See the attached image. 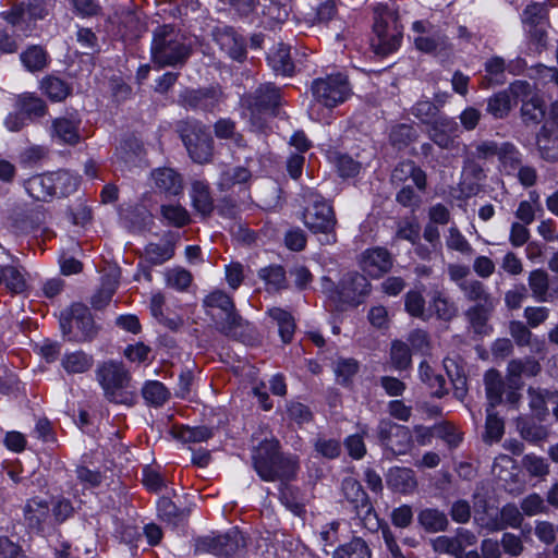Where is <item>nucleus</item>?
Masks as SVG:
<instances>
[{
  "label": "nucleus",
  "mask_w": 558,
  "mask_h": 558,
  "mask_svg": "<svg viewBox=\"0 0 558 558\" xmlns=\"http://www.w3.org/2000/svg\"><path fill=\"white\" fill-rule=\"evenodd\" d=\"M253 468L265 482L286 483L294 480L300 469L298 456L280 450L275 437L265 438L252 451Z\"/></svg>",
  "instance_id": "nucleus-1"
},
{
  "label": "nucleus",
  "mask_w": 558,
  "mask_h": 558,
  "mask_svg": "<svg viewBox=\"0 0 558 558\" xmlns=\"http://www.w3.org/2000/svg\"><path fill=\"white\" fill-rule=\"evenodd\" d=\"M78 182V178L73 173L60 170L33 175L24 181V187L33 199L50 202L74 193Z\"/></svg>",
  "instance_id": "nucleus-2"
},
{
  "label": "nucleus",
  "mask_w": 558,
  "mask_h": 558,
  "mask_svg": "<svg viewBox=\"0 0 558 558\" xmlns=\"http://www.w3.org/2000/svg\"><path fill=\"white\" fill-rule=\"evenodd\" d=\"M303 198L305 202L303 211L305 227L313 233L325 234L327 243H335L337 241L335 232L337 218L331 204L315 191H307Z\"/></svg>",
  "instance_id": "nucleus-3"
},
{
  "label": "nucleus",
  "mask_w": 558,
  "mask_h": 558,
  "mask_svg": "<svg viewBox=\"0 0 558 558\" xmlns=\"http://www.w3.org/2000/svg\"><path fill=\"white\" fill-rule=\"evenodd\" d=\"M374 26L371 46L378 56L395 52L402 40V29L396 14L386 4H378L374 11Z\"/></svg>",
  "instance_id": "nucleus-4"
},
{
  "label": "nucleus",
  "mask_w": 558,
  "mask_h": 558,
  "mask_svg": "<svg viewBox=\"0 0 558 558\" xmlns=\"http://www.w3.org/2000/svg\"><path fill=\"white\" fill-rule=\"evenodd\" d=\"M311 92L315 102L311 107V116L315 120H320L319 116L314 117L316 104L332 109L347 101L352 95L348 76L340 72L315 78L312 82Z\"/></svg>",
  "instance_id": "nucleus-5"
},
{
  "label": "nucleus",
  "mask_w": 558,
  "mask_h": 558,
  "mask_svg": "<svg viewBox=\"0 0 558 558\" xmlns=\"http://www.w3.org/2000/svg\"><path fill=\"white\" fill-rule=\"evenodd\" d=\"M191 54V46L184 37L174 33L172 28L163 27L155 34L151 45V56L155 63L160 66H175L183 64Z\"/></svg>",
  "instance_id": "nucleus-6"
},
{
  "label": "nucleus",
  "mask_w": 558,
  "mask_h": 558,
  "mask_svg": "<svg viewBox=\"0 0 558 558\" xmlns=\"http://www.w3.org/2000/svg\"><path fill=\"white\" fill-rule=\"evenodd\" d=\"M179 132L193 161L207 163L211 160L214 141L205 125L198 121H183Z\"/></svg>",
  "instance_id": "nucleus-7"
},
{
  "label": "nucleus",
  "mask_w": 558,
  "mask_h": 558,
  "mask_svg": "<svg viewBox=\"0 0 558 558\" xmlns=\"http://www.w3.org/2000/svg\"><path fill=\"white\" fill-rule=\"evenodd\" d=\"M99 383L108 399L116 403H131L133 396L128 392L130 376L120 365L113 362L104 364L98 369Z\"/></svg>",
  "instance_id": "nucleus-8"
},
{
  "label": "nucleus",
  "mask_w": 558,
  "mask_h": 558,
  "mask_svg": "<svg viewBox=\"0 0 558 558\" xmlns=\"http://www.w3.org/2000/svg\"><path fill=\"white\" fill-rule=\"evenodd\" d=\"M245 546L246 541L243 533L239 529L232 527L223 534L199 538L196 543V550L232 557L240 554Z\"/></svg>",
  "instance_id": "nucleus-9"
},
{
  "label": "nucleus",
  "mask_w": 558,
  "mask_h": 558,
  "mask_svg": "<svg viewBox=\"0 0 558 558\" xmlns=\"http://www.w3.org/2000/svg\"><path fill=\"white\" fill-rule=\"evenodd\" d=\"M204 305L209 310H219L220 317L216 319L218 329L226 335H233L235 329L242 326L243 319L235 311L230 295L221 290H216L204 300Z\"/></svg>",
  "instance_id": "nucleus-10"
},
{
  "label": "nucleus",
  "mask_w": 558,
  "mask_h": 558,
  "mask_svg": "<svg viewBox=\"0 0 558 558\" xmlns=\"http://www.w3.org/2000/svg\"><path fill=\"white\" fill-rule=\"evenodd\" d=\"M380 445L395 456L405 454L412 446V434L409 427L390 420H380L376 428Z\"/></svg>",
  "instance_id": "nucleus-11"
},
{
  "label": "nucleus",
  "mask_w": 558,
  "mask_h": 558,
  "mask_svg": "<svg viewBox=\"0 0 558 558\" xmlns=\"http://www.w3.org/2000/svg\"><path fill=\"white\" fill-rule=\"evenodd\" d=\"M61 328L63 333L77 329L76 340H87L95 333V325L88 307L81 303L73 304L66 314H62Z\"/></svg>",
  "instance_id": "nucleus-12"
},
{
  "label": "nucleus",
  "mask_w": 558,
  "mask_h": 558,
  "mask_svg": "<svg viewBox=\"0 0 558 558\" xmlns=\"http://www.w3.org/2000/svg\"><path fill=\"white\" fill-rule=\"evenodd\" d=\"M47 14L48 11L43 3L31 2L27 7L24 4L15 5L11 11L3 12L2 16L16 32L27 36L33 28V24L37 20L44 19Z\"/></svg>",
  "instance_id": "nucleus-13"
},
{
  "label": "nucleus",
  "mask_w": 558,
  "mask_h": 558,
  "mask_svg": "<svg viewBox=\"0 0 558 558\" xmlns=\"http://www.w3.org/2000/svg\"><path fill=\"white\" fill-rule=\"evenodd\" d=\"M531 93V86L525 81H515L508 89L494 94L487 100V112L495 119L506 118L511 108V95L514 97L527 96Z\"/></svg>",
  "instance_id": "nucleus-14"
},
{
  "label": "nucleus",
  "mask_w": 558,
  "mask_h": 558,
  "mask_svg": "<svg viewBox=\"0 0 558 558\" xmlns=\"http://www.w3.org/2000/svg\"><path fill=\"white\" fill-rule=\"evenodd\" d=\"M459 132V124L453 118L446 114H440L432 122L427 131L430 141L442 149H453L457 147Z\"/></svg>",
  "instance_id": "nucleus-15"
},
{
  "label": "nucleus",
  "mask_w": 558,
  "mask_h": 558,
  "mask_svg": "<svg viewBox=\"0 0 558 558\" xmlns=\"http://www.w3.org/2000/svg\"><path fill=\"white\" fill-rule=\"evenodd\" d=\"M338 289L341 301L356 305L369 293L371 284L365 276L352 271L341 278Z\"/></svg>",
  "instance_id": "nucleus-16"
},
{
  "label": "nucleus",
  "mask_w": 558,
  "mask_h": 558,
  "mask_svg": "<svg viewBox=\"0 0 558 558\" xmlns=\"http://www.w3.org/2000/svg\"><path fill=\"white\" fill-rule=\"evenodd\" d=\"M281 99L280 88L271 83L259 86L254 94L248 95L244 101L252 114L276 109Z\"/></svg>",
  "instance_id": "nucleus-17"
},
{
  "label": "nucleus",
  "mask_w": 558,
  "mask_h": 558,
  "mask_svg": "<svg viewBox=\"0 0 558 558\" xmlns=\"http://www.w3.org/2000/svg\"><path fill=\"white\" fill-rule=\"evenodd\" d=\"M361 266L369 276L377 278L391 269L392 257L386 248H369L362 254Z\"/></svg>",
  "instance_id": "nucleus-18"
},
{
  "label": "nucleus",
  "mask_w": 558,
  "mask_h": 558,
  "mask_svg": "<svg viewBox=\"0 0 558 558\" xmlns=\"http://www.w3.org/2000/svg\"><path fill=\"white\" fill-rule=\"evenodd\" d=\"M529 288L532 296L537 302H554L558 300V281L549 287V276L543 269L532 270L527 278Z\"/></svg>",
  "instance_id": "nucleus-19"
},
{
  "label": "nucleus",
  "mask_w": 558,
  "mask_h": 558,
  "mask_svg": "<svg viewBox=\"0 0 558 558\" xmlns=\"http://www.w3.org/2000/svg\"><path fill=\"white\" fill-rule=\"evenodd\" d=\"M24 518L28 527L41 531L52 525L50 507L45 499L39 497L29 499L24 508Z\"/></svg>",
  "instance_id": "nucleus-20"
},
{
  "label": "nucleus",
  "mask_w": 558,
  "mask_h": 558,
  "mask_svg": "<svg viewBox=\"0 0 558 558\" xmlns=\"http://www.w3.org/2000/svg\"><path fill=\"white\" fill-rule=\"evenodd\" d=\"M190 197L194 210L203 218H207L214 211V198L209 183L206 180L196 179L191 182Z\"/></svg>",
  "instance_id": "nucleus-21"
},
{
  "label": "nucleus",
  "mask_w": 558,
  "mask_h": 558,
  "mask_svg": "<svg viewBox=\"0 0 558 558\" xmlns=\"http://www.w3.org/2000/svg\"><path fill=\"white\" fill-rule=\"evenodd\" d=\"M267 62L277 75L292 76L295 73L290 47L283 43L277 44L269 50Z\"/></svg>",
  "instance_id": "nucleus-22"
},
{
  "label": "nucleus",
  "mask_w": 558,
  "mask_h": 558,
  "mask_svg": "<svg viewBox=\"0 0 558 558\" xmlns=\"http://www.w3.org/2000/svg\"><path fill=\"white\" fill-rule=\"evenodd\" d=\"M155 187L167 195H179L183 191V181L180 173L171 168H159L151 172Z\"/></svg>",
  "instance_id": "nucleus-23"
},
{
  "label": "nucleus",
  "mask_w": 558,
  "mask_h": 558,
  "mask_svg": "<svg viewBox=\"0 0 558 558\" xmlns=\"http://www.w3.org/2000/svg\"><path fill=\"white\" fill-rule=\"evenodd\" d=\"M150 315L162 326L170 330H178L183 325V319L178 315H167L166 296L161 291H155L149 299Z\"/></svg>",
  "instance_id": "nucleus-24"
},
{
  "label": "nucleus",
  "mask_w": 558,
  "mask_h": 558,
  "mask_svg": "<svg viewBox=\"0 0 558 558\" xmlns=\"http://www.w3.org/2000/svg\"><path fill=\"white\" fill-rule=\"evenodd\" d=\"M409 179L420 191L426 187V173L415 165L414 161L405 160L399 162L391 173V181L395 184L405 183Z\"/></svg>",
  "instance_id": "nucleus-25"
},
{
  "label": "nucleus",
  "mask_w": 558,
  "mask_h": 558,
  "mask_svg": "<svg viewBox=\"0 0 558 558\" xmlns=\"http://www.w3.org/2000/svg\"><path fill=\"white\" fill-rule=\"evenodd\" d=\"M386 482L389 488L401 494H411L417 486L414 471L402 466L391 468Z\"/></svg>",
  "instance_id": "nucleus-26"
},
{
  "label": "nucleus",
  "mask_w": 558,
  "mask_h": 558,
  "mask_svg": "<svg viewBox=\"0 0 558 558\" xmlns=\"http://www.w3.org/2000/svg\"><path fill=\"white\" fill-rule=\"evenodd\" d=\"M215 38L220 48L232 59L242 60L245 57V46L242 37H239L232 27L219 28Z\"/></svg>",
  "instance_id": "nucleus-27"
},
{
  "label": "nucleus",
  "mask_w": 558,
  "mask_h": 558,
  "mask_svg": "<svg viewBox=\"0 0 558 558\" xmlns=\"http://www.w3.org/2000/svg\"><path fill=\"white\" fill-rule=\"evenodd\" d=\"M501 143L492 140L477 141L470 146L464 145V168L475 160H488L498 157Z\"/></svg>",
  "instance_id": "nucleus-28"
},
{
  "label": "nucleus",
  "mask_w": 558,
  "mask_h": 558,
  "mask_svg": "<svg viewBox=\"0 0 558 558\" xmlns=\"http://www.w3.org/2000/svg\"><path fill=\"white\" fill-rule=\"evenodd\" d=\"M181 98L184 107L204 111H211L218 104V94L215 89L186 90Z\"/></svg>",
  "instance_id": "nucleus-29"
},
{
  "label": "nucleus",
  "mask_w": 558,
  "mask_h": 558,
  "mask_svg": "<svg viewBox=\"0 0 558 558\" xmlns=\"http://www.w3.org/2000/svg\"><path fill=\"white\" fill-rule=\"evenodd\" d=\"M78 126L80 121L77 120L57 118L52 121L51 136L61 144L75 145L81 140Z\"/></svg>",
  "instance_id": "nucleus-30"
},
{
  "label": "nucleus",
  "mask_w": 558,
  "mask_h": 558,
  "mask_svg": "<svg viewBox=\"0 0 558 558\" xmlns=\"http://www.w3.org/2000/svg\"><path fill=\"white\" fill-rule=\"evenodd\" d=\"M524 521L523 513L514 504H506L498 515L490 520L488 526L493 531H502L508 527L520 529Z\"/></svg>",
  "instance_id": "nucleus-31"
},
{
  "label": "nucleus",
  "mask_w": 558,
  "mask_h": 558,
  "mask_svg": "<svg viewBox=\"0 0 558 558\" xmlns=\"http://www.w3.org/2000/svg\"><path fill=\"white\" fill-rule=\"evenodd\" d=\"M420 525L428 533L445 531L448 526V519L445 512L435 508H425L417 514Z\"/></svg>",
  "instance_id": "nucleus-32"
},
{
  "label": "nucleus",
  "mask_w": 558,
  "mask_h": 558,
  "mask_svg": "<svg viewBox=\"0 0 558 558\" xmlns=\"http://www.w3.org/2000/svg\"><path fill=\"white\" fill-rule=\"evenodd\" d=\"M541 372V364L532 356L511 360L507 367V374L512 383L521 376H536Z\"/></svg>",
  "instance_id": "nucleus-33"
},
{
  "label": "nucleus",
  "mask_w": 558,
  "mask_h": 558,
  "mask_svg": "<svg viewBox=\"0 0 558 558\" xmlns=\"http://www.w3.org/2000/svg\"><path fill=\"white\" fill-rule=\"evenodd\" d=\"M174 252L175 245L171 241L149 243L145 247V260L154 266L162 265L174 256Z\"/></svg>",
  "instance_id": "nucleus-34"
},
{
  "label": "nucleus",
  "mask_w": 558,
  "mask_h": 558,
  "mask_svg": "<svg viewBox=\"0 0 558 558\" xmlns=\"http://www.w3.org/2000/svg\"><path fill=\"white\" fill-rule=\"evenodd\" d=\"M486 397L490 409L500 404L502 401L505 384L500 373L496 369H489L484 376Z\"/></svg>",
  "instance_id": "nucleus-35"
},
{
  "label": "nucleus",
  "mask_w": 558,
  "mask_h": 558,
  "mask_svg": "<svg viewBox=\"0 0 558 558\" xmlns=\"http://www.w3.org/2000/svg\"><path fill=\"white\" fill-rule=\"evenodd\" d=\"M258 278L262 279L267 287L268 291L278 292L287 289L288 282L286 278V270L280 265H270L258 270Z\"/></svg>",
  "instance_id": "nucleus-36"
},
{
  "label": "nucleus",
  "mask_w": 558,
  "mask_h": 558,
  "mask_svg": "<svg viewBox=\"0 0 558 558\" xmlns=\"http://www.w3.org/2000/svg\"><path fill=\"white\" fill-rule=\"evenodd\" d=\"M414 45L417 50L432 53L438 50L447 49L449 47V39L445 34L438 31H434L428 35L415 36Z\"/></svg>",
  "instance_id": "nucleus-37"
},
{
  "label": "nucleus",
  "mask_w": 558,
  "mask_h": 558,
  "mask_svg": "<svg viewBox=\"0 0 558 558\" xmlns=\"http://www.w3.org/2000/svg\"><path fill=\"white\" fill-rule=\"evenodd\" d=\"M269 317L277 323L280 337L284 343L292 340L295 330V323L293 316L280 307H272L268 310Z\"/></svg>",
  "instance_id": "nucleus-38"
},
{
  "label": "nucleus",
  "mask_w": 558,
  "mask_h": 558,
  "mask_svg": "<svg viewBox=\"0 0 558 558\" xmlns=\"http://www.w3.org/2000/svg\"><path fill=\"white\" fill-rule=\"evenodd\" d=\"M497 158L507 175L514 174L515 169L522 163V154L510 142L501 143Z\"/></svg>",
  "instance_id": "nucleus-39"
},
{
  "label": "nucleus",
  "mask_w": 558,
  "mask_h": 558,
  "mask_svg": "<svg viewBox=\"0 0 558 558\" xmlns=\"http://www.w3.org/2000/svg\"><path fill=\"white\" fill-rule=\"evenodd\" d=\"M142 485L151 494H162L172 490L165 475L161 474L159 470L151 466L143 469Z\"/></svg>",
  "instance_id": "nucleus-40"
},
{
  "label": "nucleus",
  "mask_w": 558,
  "mask_h": 558,
  "mask_svg": "<svg viewBox=\"0 0 558 558\" xmlns=\"http://www.w3.org/2000/svg\"><path fill=\"white\" fill-rule=\"evenodd\" d=\"M517 428L521 437L532 444L541 442L548 437V430L545 426L526 417L517 420Z\"/></svg>",
  "instance_id": "nucleus-41"
},
{
  "label": "nucleus",
  "mask_w": 558,
  "mask_h": 558,
  "mask_svg": "<svg viewBox=\"0 0 558 558\" xmlns=\"http://www.w3.org/2000/svg\"><path fill=\"white\" fill-rule=\"evenodd\" d=\"M357 429L359 432L356 434L349 435L343 441L348 454L354 460H361L366 454L364 438L368 434V426L357 424Z\"/></svg>",
  "instance_id": "nucleus-42"
},
{
  "label": "nucleus",
  "mask_w": 558,
  "mask_h": 558,
  "mask_svg": "<svg viewBox=\"0 0 558 558\" xmlns=\"http://www.w3.org/2000/svg\"><path fill=\"white\" fill-rule=\"evenodd\" d=\"M163 276L166 286L179 292L186 291L193 281L192 274L180 266L166 269Z\"/></svg>",
  "instance_id": "nucleus-43"
},
{
  "label": "nucleus",
  "mask_w": 558,
  "mask_h": 558,
  "mask_svg": "<svg viewBox=\"0 0 558 558\" xmlns=\"http://www.w3.org/2000/svg\"><path fill=\"white\" fill-rule=\"evenodd\" d=\"M15 107L27 117H41L46 113L45 102L33 94H22L16 98Z\"/></svg>",
  "instance_id": "nucleus-44"
},
{
  "label": "nucleus",
  "mask_w": 558,
  "mask_h": 558,
  "mask_svg": "<svg viewBox=\"0 0 558 558\" xmlns=\"http://www.w3.org/2000/svg\"><path fill=\"white\" fill-rule=\"evenodd\" d=\"M418 375L423 383H425L430 389H434L433 393L436 397L441 398L447 393V390L445 389V378L439 374H435L434 369L427 362H422L420 364Z\"/></svg>",
  "instance_id": "nucleus-45"
},
{
  "label": "nucleus",
  "mask_w": 558,
  "mask_h": 558,
  "mask_svg": "<svg viewBox=\"0 0 558 558\" xmlns=\"http://www.w3.org/2000/svg\"><path fill=\"white\" fill-rule=\"evenodd\" d=\"M160 213L168 225L177 228L185 227L191 222L189 211L180 204L162 205Z\"/></svg>",
  "instance_id": "nucleus-46"
},
{
  "label": "nucleus",
  "mask_w": 558,
  "mask_h": 558,
  "mask_svg": "<svg viewBox=\"0 0 558 558\" xmlns=\"http://www.w3.org/2000/svg\"><path fill=\"white\" fill-rule=\"evenodd\" d=\"M371 550L367 544L360 537L336 549L333 558H371Z\"/></svg>",
  "instance_id": "nucleus-47"
},
{
  "label": "nucleus",
  "mask_w": 558,
  "mask_h": 558,
  "mask_svg": "<svg viewBox=\"0 0 558 558\" xmlns=\"http://www.w3.org/2000/svg\"><path fill=\"white\" fill-rule=\"evenodd\" d=\"M251 179V172L244 167H234L225 170L218 181L220 191H228L236 184L246 183Z\"/></svg>",
  "instance_id": "nucleus-48"
},
{
  "label": "nucleus",
  "mask_w": 558,
  "mask_h": 558,
  "mask_svg": "<svg viewBox=\"0 0 558 558\" xmlns=\"http://www.w3.org/2000/svg\"><path fill=\"white\" fill-rule=\"evenodd\" d=\"M446 246L448 250L458 252L464 256H471L474 253L471 243L456 225L451 226L447 231Z\"/></svg>",
  "instance_id": "nucleus-49"
},
{
  "label": "nucleus",
  "mask_w": 558,
  "mask_h": 558,
  "mask_svg": "<svg viewBox=\"0 0 558 558\" xmlns=\"http://www.w3.org/2000/svg\"><path fill=\"white\" fill-rule=\"evenodd\" d=\"M23 65L31 72L43 70L47 65L48 57L39 46H32L20 56Z\"/></svg>",
  "instance_id": "nucleus-50"
},
{
  "label": "nucleus",
  "mask_w": 558,
  "mask_h": 558,
  "mask_svg": "<svg viewBox=\"0 0 558 558\" xmlns=\"http://www.w3.org/2000/svg\"><path fill=\"white\" fill-rule=\"evenodd\" d=\"M174 437L182 442H203L213 437V430L206 426H180L174 429Z\"/></svg>",
  "instance_id": "nucleus-51"
},
{
  "label": "nucleus",
  "mask_w": 558,
  "mask_h": 558,
  "mask_svg": "<svg viewBox=\"0 0 558 558\" xmlns=\"http://www.w3.org/2000/svg\"><path fill=\"white\" fill-rule=\"evenodd\" d=\"M157 510L159 517L169 523L178 524L186 517L184 510L177 507V505L168 497L162 496L157 501Z\"/></svg>",
  "instance_id": "nucleus-52"
},
{
  "label": "nucleus",
  "mask_w": 558,
  "mask_h": 558,
  "mask_svg": "<svg viewBox=\"0 0 558 558\" xmlns=\"http://www.w3.org/2000/svg\"><path fill=\"white\" fill-rule=\"evenodd\" d=\"M411 113L422 123L429 125L441 113L439 107L427 98L417 100L411 108Z\"/></svg>",
  "instance_id": "nucleus-53"
},
{
  "label": "nucleus",
  "mask_w": 558,
  "mask_h": 558,
  "mask_svg": "<svg viewBox=\"0 0 558 558\" xmlns=\"http://www.w3.org/2000/svg\"><path fill=\"white\" fill-rule=\"evenodd\" d=\"M521 114L525 123H541L545 117V108L543 101L536 96H533L527 100H523Z\"/></svg>",
  "instance_id": "nucleus-54"
},
{
  "label": "nucleus",
  "mask_w": 558,
  "mask_h": 558,
  "mask_svg": "<svg viewBox=\"0 0 558 558\" xmlns=\"http://www.w3.org/2000/svg\"><path fill=\"white\" fill-rule=\"evenodd\" d=\"M529 407L533 414L543 418L547 414V400L550 397V391L541 388L530 387L527 389Z\"/></svg>",
  "instance_id": "nucleus-55"
},
{
  "label": "nucleus",
  "mask_w": 558,
  "mask_h": 558,
  "mask_svg": "<svg viewBox=\"0 0 558 558\" xmlns=\"http://www.w3.org/2000/svg\"><path fill=\"white\" fill-rule=\"evenodd\" d=\"M62 365L68 373H84L93 365V359L82 351L65 354Z\"/></svg>",
  "instance_id": "nucleus-56"
},
{
  "label": "nucleus",
  "mask_w": 558,
  "mask_h": 558,
  "mask_svg": "<svg viewBox=\"0 0 558 558\" xmlns=\"http://www.w3.org/2000/svg\"><path fill=\"white\" fill-rule=\"evenodd\" d=\"M537 146L543 159L547 161L558 160V135L553 137L546 128H543L537 137Z\"/></svg>",
  "instance_id": "nucleus-57"
},
{
  "label": "nucleus",
  "mask_w": 558,
  "mask_h": 558,
  "mask_svg": "<svg viewBox=\"0 0 558 558\" xmlns=\"http://www.w3.org/2000/svg\"><path fill=\"white\" fill-rule=\"evenodd\" d=\"M430 308L441 320H451L457 315L456 305L441 292H435L430 302Z\"/></svg>",
  "instance_id": "nucleus-58"
},
{
  "label": "nucleus",
  "mask_w": 558,
  "mask_h": 558,
  "mask_svg": "<svg viewBox=\"0 0 558 558\" xmlns=\"http://www.w3.org/2000/svg\"><path fill=\"white\" fill-rule=\"evenodd\" d=\"M280 500L293 514L301 517L305 513V505L299 498L298 489L286 484L280 490Z\"/></svg>",
  "instance_id": "nucleus-59"
},
{
  "label": "nucleus",
  "mask_w": 558,
  "mask_h": 558,
  "mask_svg": "<svg viewBox=\"0 0 558 558\" xmlns=\"http://www.w3.org/2000/svg\"><path fill=\"white\" fill-rule=\"evenodd\" d=\"M43 92L53 101L63 100L70 93L69 86L58 77H47L41 82Z\"/></svg>",
  "instance_id": "nucleus-60"
},
{
  "label": "nucleus",
  "mask_w": 558,
  "mask_h": 558,
  "mask_svg": "<svg viewBox=\"0 0 558 558\" xmlns=\"http://www.w3.org/2000/svg\"><path fill=\"white\" fill-rule=\"evenodd\" d=\"M390 360L396 369L402 371L411 364V352L409 345L396 340L391 343Z\"/></svg>",
  "instance_id": "nucleus-61"
},
{
  "label": "nucleus",
  "mask_w": 558,
  "mask_h": 558,
  "mask_svg": "<svg viewBox=\"0 0 558 558\" xmlns=\"http://www.w3.org/2000/svg\"><path fill=\"white\" fill-rule=\"evenodd\" d=\"M459 288L464 296L472 302H486L489 296L485 286L476 279L461 281L459 282Z\"/></svg>",
  "instance_id": "nucleus-62"
},
{
  "label": "nucleus",
  "mask_w": 558,
  "mask_h": 558,
  "mask_svg": "<svg viewBox=\"0 0 558 558\" xmlns=\"http://www.w3.org/2000/svg\"><path fill=\"white\" fill-rule=\"evenodd\" d=\"M3 282L12 293H21L26 288V281L23 274L14 266L2 268Z\"/></svg>",
  "instance_id": "nucleus-63"
},
{
  "label": "nucleus",
  "mask_w": 558,
  "mask_h": 558,
  "mask_svg": "<svg viewBox=\"0 0 558 558\" xmlns=\"http://www.w3.org/2000/svg\"><path fill=\"white\" fill-rule=\"evenodd\" d=\"M522 465L534 477H544L549 473V464L546 459L534 453L524 456Z\"/></svg>",
  "instance_id": "nucleus-64"
}]
</instances>
